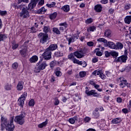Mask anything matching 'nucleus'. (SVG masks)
I'll return each instance as SVG.
<instances>
[{"mask_svg": "<svg viewBox=\"0 0 131 131\" xmlns=\"http://www.w3.org/2000/svg\"><path fill=\"white\" fill-rule=\"evenodd\" d=\"M7 127L8 131H14L15 125H14V117H11L10 121L8 122V119L2 116L1 117V130L4 131Z\"/></svg>", "mask_w": 131, "mask_h": 131, "instance_id": "f257e3e1", "label": "nucleus"}, {"mask_svg": "<svg viewBox=\"0 0 131 131\" xmlns=\"http://www.w3.org/2000/svg\"><path fill=\"white\" fill-rule=\"evenodd\" d=\"M26 115L25 113H23L18 116H16L14 118V122L17 123V124H19V125H23L25 123V117Z\"/></svg>", "mask_w": 131, "mask_h": 131, "instance_id": "f03ea898", "label": "nucleus"}, {"mask_svg": "<svg viewBox=\"0 0 131 131\" xmlns=\"http://www.w3.org/2000/svg\"><path fill=\"white\" fill-rule=\"evenodd\" d=\"M43 59H40L39 61L37 63V68H35V72H40V71L46 69V67L48 66V64L46 61H42Z\"/></svg>", "mask_w": 131, "mask_h": 131, "instance_id": "7ed1b4c3", "label": "nucleus"}, {"mask_svg": "<svg viewBox=\"0 0 131 131\" xmlns=\"http://www.w3.org/2000/svg\"><path fill=\"white\" fill-rule=\"evenodd\" d=\"M38 37L39 39L40 43L42 45H45L49 40V35L48 34H45V33H39Z\"/></svg>", "mask_w": 131, "mask_h": 131, "instance_id": "20e7f679", "label": "nucleus"}, {"mask_svg": "<svg viewBox=\"0 0 131 131\" xmlns=\"http://www.w3.org/2000/svg\"><path fill=\"white\" fill-rule=\"evenodd\" d=\"M124 55H123L121 56H119L117 58L115 59V62H117V63H126V61L127 60V51L125 50L124 51Z\"/></svg>", "mask_w": 131, "mask_h": 131, "instance_id": "39448f33", "label": "nucleus"}, {"mask_svg": "<svg viewBox=\"0 0 131 131\" xmlns=\"http://www.w3.org/2000/svg\"><path fill=\"white\" fill-rule=\"evenodd\" d=\"M26 8H27V7L24 6L23 8L21 9V12L19 13L20 17L24 18V19H26V18H29V17H30L29 11H28V9H26Z\"/></svg>", "mask_w": 131, "mask_h": 131, "instance_id": "423d86ee", "label": "nucleus"}, {"mask_svg": "<svg viewBox=\"0 0 131 131\" xmlns=\"http://www.w3.org/2000/svg\"><path fill=\"white\" fill-rule=\"evenodd\" d=\"M42 59L44 60H50L52 58V51H50L48 49H46L43 53L41 55Z\"/></svg>", "mask_w": 131, "mask_h": 131, "instance_id": "0eeeda50", "label": "nucleus"}, {"mask_svg": "<svg viewBox=\"0 0 131 131\" xmlns=\"http://www.w3.org/2000/svg\"><path fill=\"white\" fill-rule=\"evenodd\" d=\"M27 97V93L24 92L23 95H21V97L18 99V105L20 106V107H23L24 105V102L25 100H26V98Z\"/></svg>", "mask_w": 131, "mask_h": 131, "instance_id": "6e6552de", "label": "nucleus"}, {"mask_svg": "<svg viewBox=\"0 0 131 131\" xmlns=\"http://www.w3.org/2000/svg\"><path fill=\"white\" fill-rule=\"evenodd\" d=\"M85 93L88 96H93V97H99L100 96L99 93L96 92V90H92L90 91L88 87L85 88Z\"/></svg>", "mask_w": 131, "mask_h": 131, "instance_id": "1a4fd4ad", "label": "nucleus"}, {"mask_svg": "<svg viewBox=\"0 0 131 131\" xmlns=\"http://www.w3.org/2000/svg\"><path fill=\"white\" fill-rule=\"evenodd\" d=\"M69 37H67V40L69 42V45L72 42H74L75 41V39H77L78 38L76 36V34H74L72 36L69 35Z\"/></svg>", "mask_w": 131, "mask_h": 131, "instance_id": "9d476101", "label": "nucleus"}, {"mask_svg": "<svg viewBox=\"0 0 131 131\" xmlns=\"http://www.w3.org/2000/svg\"><path fill=\"white\" fill-rule=\"evenodd\" d=\"M120 79V84L119 85L120 88L123 89V88H125L126 85H128V83L127 82V80L125 79L123 77H121L119 78Z\"/></svg>", "mask_w": 131, "mask_h": 131, "instance_id": "9b49d317", "label": "nucleus"}, {"mask_svg": "<svg viewBox=\"0 0 131 131\" xmlns=\"http://www.w3.org/2000/svg\"><path fill=\"white\" fill-rule=\"evenodd\" d=\"M75 57H76L77 59H81V58H83L84 57V55L83 53H82V51H77L74 52Z\"/></svg>", "mask_w": 131, "mask_h": 131, "instance_id": "f8f14e48", "label": "nucleus"}, {"mask_svg": "<svg viewBox=\"0 0 131 131\" xmlns=\"http://www.w3.org/2000/svg\"><path fill=\"white\" fill-rule=\"evenodd\" d=\"M68 57V59L72 61L73 63H74V64H76L78 61V59H76V58H75V56H74V52L70 54Z\"/></svg>", "mask_w": 131, "mask_h": 131, "instance_id": "ddd939ff", "label": "nucleus"}, {"mask_svg": "<svg viewBox=\"0 0 131 131\" xmlns=\"http://www.w3.org/2000/svg\"><path fill=\"white\" fill-rule=\"evenodd\" d=\"M19 53L20 54L22 57H26L27 56V47H24L19 50Z\"/></svg>", "mask_w": 131, "mask_h": 131, "instance_id": "4468645a", "label": "nucleus"}, {"mask_svg": "<svg viewBox=\"0 0 131 131\" xmlns=\"http://www.w3.org/2000/svg\"><path fill=\"white\" fill-rule=\"evenodd\" d=\"M104 47H108L110 49H112L113 50L115 49V43L112 41H107L106 44L104 45Z\"/></svg>", "mask_w": 131, "mask_h": 131, "instance_id": "2eb2a0df", "label": "nucleus"}, {"mask_svg": "<svg viewBox=\"0 0 131 131\" xmlns=\"http://www.w3.org/2000/svg\"><path fill=\"white\" fill-rule=\"evenodd\" d=\"M50 52L51 51H56L58 49V45L57 44H51L47 48Z\"/></svg>", "mask_w": 131, "mask_h": 131, "instance_id": "dca6fc26", "label": "nucleus"}, {"mask_svg": "<svg viewBox=\"0 0 131 131\" xmlns=\"http://www.w3.org/2000/svg\"><path fill=\"white\" fill-rule=\"evenodd\" d=\"M123 49V44L120 42H117L115 44V50H122Z\"/></svg>", "mask_w": 131, "mask_h": 131, "instance_id": "f3484780", "label": "nucleus"}, {"mask_svg": "<svg viewBox=\"0 0 131 131\" xmlns=\"http://www.w3.org/2000/svg\"><path fill=\"white\" fill-rule=\"evenodd\" d=\"M24 83L23 81H19L18 82L17 85L16 86V89L17 91H22L23 90V88H24V86L23 85Z\"/></svg>", "mask_w": 131, "mask_h": 131, "instance_id": "a211bd4d", "label": "nucleus"}, {"mask_svg": "<svg viewBox=\"0 0 131 131\" xmlns=\"http://www.w3.org/2000/svg\"><path fill=\"white\" fill-rule=\"evenodd\" d=\"M102 9H103V7L100 4H98L94 7V10H95V11L98 13L102 12Z\"/></svg>", "mask_w": 131, "mask_h": 131, "instance_id": "6ab92c4d", "label": "nucleus"}, {"mask_svg": "<svg viewBox=\"0 0 131 131\" xmlns=\"http://www.w3.org/2000/svg\"><path fill=\"white\" fill-rule=\"evenodd\" d=\"M35 7H36L35 4L30 2L28 6L27 10H29V11H33V9Z\"/></svg>", "mask_w": 131, "mask_h": 131, "instance_id": "aec40b11", "label": "nucleus"}, {"mask_svg": "<svg viewBox=\"0 0 131 131\" xmlns=\"http://www.w3.org/2000/svg\"><path fill=\"white\" fill-rule=\"evenodd\" d=\"M62 11H64L66 13H68L70 11V6L68 5L62 6L61 8Z\"/></svg>", "mask_w": 131, "mask_h": 131, "instance_id": "412c9836", "label": "nucleus"}, {"mask_svg": "<svg viewBox=\"0 0 131 131\" xmlns=\"http://www.w3.org/2000/svg\"><path fill=\"white\" fill-rule=\"evenodd\" d=\"M38 60V57L36 55H34L30 58V62H31V63H35V62H37Z\"/></svg>", "mask_w": 131, "mask_h": 131, "instance_id": "4be33fe9", "label": "nucleus"}, {"mask_svg": "<svg viewBox=\"0 0 131 131\" xmlns=\"http://www.w3.org/2000/svg\"><path fill=\"white\" fill-rule=\"evenodd\" d=\"M48 119H47L45 122H43L42 123L39 124L38 125V127L39 128H42V127H46L47 125H48Z\"/></svg>", "mask_w": 131, "mask_h": 131, "instance_id": "5701e85b", "label": "nucleus"}, {"mask_svg": "<svg viewBox=\"0 0 131 131\" xmlns=\"http://www.w3.org/2000/svg\"><path fill=\"white\" fill-rule=\"evenodd\" d=\"M77 119H78L77 116H75L72 118L69 119V122L70 123H71V124H74V123H75V121H77Z\"/></svg>", "mask_w": 131, "mask_h": 131, "instance_id": "b1692460", "label": "nucleus"}, {"mask_svg": "<svg viewBox=\"0 0 131 131\" xmlns=\"http://www.w3.org/2000/svg\"><path fill=\"white\" fill-rule=\"evenodd\" d=\"M59 64H60L59 61H56L55 60H53L50 63V67L51 68H54L55 66H57V65H59Z\"/></svg>", "mask_w": 131, "mask_h": 131, "instance_id": "393cba45", "label": "nucleus"}, {"mask_svg": "<svg viewBox=\"0 0 131 131\" xmlns=\"http://www.w3.org/2000/svg\"><path fill=\"white\" fill-rule=\"evenodd\" d=\"M121 121V119H120V118H114L112 120V123L113 124H117V123H119Z\"/></svg>", "mask_w": 131, "mask_h": 131, "instance_id": "a878e982", "label": "nucleus"}, {"mask_svg": "<svg viewBox=\"0 0 131 131\" xmlns=\"http://www.w3.org/2000/svg\"><path fill=\"white\" fill-rule=\"evenodd\" d=\"M102 72H103L102 70H100L99 71L95 70L92 73V75L94 76H96V75H99V76H100Z\"/></svg>", "mask_w": 131, "mask_h": 131, "instance_id": "bb28decb", "label": "nucleus"}, {"mask_svg": "<svg viewBox=\"0 0 131 131\" xmlns=\"http://www.w3.org/2000/svg\"><path fill=\"white\" fill-rule=\"evenodd\" d=\"M47 12V9L45 8V7H41L40 9L37 11L38 14H45Z\"/></svg>", "mask_w": 131, "mask_h": 131, "instance_id": "cd10ccee", "label": "nucleus"}, {"mask_svg": "<svg viewBox=\"0 0 131 131\" xmlns=\"http://www.w3.org/2000/svg\"><path fill=\"white\" fill-rule=\"evenodd\" d=\"M125 23L126 24H130L131 22V15L126 16L124 18Z\"/></svg>", "mask_w": 131, "mask_h": 131, "instance_id": "c85d7f7f", "label": "nucleus"}, {"mask_svg": "<svg viewBox=\"0 0 131 131\" xmlns=\"http://www.w3.org/2000/svg\"><path fill=\"white\" fill-rule=\"evenodd\" d=\"M43 31L45 32V34H48V32H51V29L49 26H44Z\"/></svg>", "mask_w": 131, "mask_h": 131, "instance_id": "c756f323", "label": "nucleus"}, {"mask_svg": "<svg viewBox=\"0 0 131 131\" xmlns=\"http://www.w3.org/2000/svg\"><path fill=\"white\" fill-rule=\"evenodd\" d=\"M61 69L60 68H57L55 71V73L56 75V76H61L62 75V73L61 72Z\"/></svg>", "mask_w": 131, "mask_h": 131, "instance_id": "7c9ffc66", "label": "nucleus"}, {"mask_svg": "<svg viewBox=\"0 0 131 131\" xmlns=\"http://www.w3.org/2000/svg\"><path fill=\"white\" fill-rule=\"evenodd\" d=\"M76 64H78V65H81L82 67H86L88 65L85 61H80L79 60H78V61H77Z\"/></svg>", "mask_w": 131, "mask_h": 131, "instance_id": "2f4dec72", "label": "nucleus"}, {"mask_svg": "<svg viewBox=\"0 0 131 131\" xmlns=\"http://www.w3.org/2000/svg\"><path fill=\"white\" fill-rule=\"evenodd\" d=\"M63 52L62 51H57L55 52L54 53L55 56L58 57H62L63 56Z\"/></svg>", "mask_w": 131, "mask_h": 131, "instance_id": "473e14b6", "label": "nucleus"}, {"mask_svg": "<svg viewBox=\"0 0 131 131\" xmlns=\"http://www.w3.org/2000/svg\"><path fill=\"white\" fill-rule=\"evenodd\" d=\"M104 36L106 37H111V30H107L104 32Z\"/></svg>", "mask_w": 131, "mask_h": 131, "instance_id": "72a5a7b5", "label": "nucleus"}, {"mask_svg": "<svg viewBox=\"0 0 131 131\" xmlns=\"http://www.w3.org/2000/svg\"><path fill=\"white\" fill-rule=\"evenodd\" d=\"M94 53H96V56H98V57H101V56H102V52L100 51V48H96L94 50Z\"/></svg>", "mask_w": 131, "mask_h": 131, "instance_id": "f704fd0d", "label": "nucleus"}, {"mask_svg": "<svg viewBox=\"0 0 131 131\" xmlns=\"http://www.w3.org/2000/svg\"><path fill=\"white\" fill-rule=\"evenodd\" d=\"M57 15H58L57 12H54L53 13L49 15V18L50 19H51V20L56 19V17H57Z\"/></svg>", "mask_w": 131, "mask_h": 131, "instance_id": "c9c22d12", "label": "nucleus"}, {"mask_svg": "<svg viewBox=\"0 0 131 131\" xmlns=\"http://www.w3.org/2000/svg\"><path fill=\"white\" fill-rule=\"evenodd\" d=\"M5 90L6 91H11L12 90V84L10 83H7L5 86Z\"/></svg>", "mask_w": 131, "mask_h": 131, "instance_id": "e433bc0d", "label": "nucleus"}, {"mask_svg": "<svg viewBox=\"0 0 131 131\" xmlns=\"http://www.w3.org/2000/svg\"><path fill=\"white\" fill-rule=\"evenodd\" d=\"M97 40L99 42H103V43H106V45L107 44V42L108 41L104 38H99Z\"/></svg>", "mask_w": 131, "mask_h": 131, "instance_id": "4c0bfd02", "label": "nucleus"}, {"mask_svg": "<svg viewBox=\"0 0 131 131\" xmlns=\"http://www.w3.org/2000/svg\"><path fill=\"white\" fill-rule=\"evenodd\" d=\"M96 26H93L91 27H90L89 28H88L87 29V32H90V31H92V32H94V31H95V30H96Z\"/></svg>", "mask_w": 131, "mask_h": 131, "instance_id": "58836bf2", "label": "nucleus"}, {"mask_svg": "<svg viewBox=\"0 0 131 131\" xmlns=\"http://www.w3.org/2000/svg\"><path fill=\"white\" fill-rule=\"evenodd\" d=\"M111 56H112V57L115 58V59H117V57H118V52H116V51H112Z\"/></svg>", "mask_w": 131, "mask_h": 131, "instance_id": "ea45409f", "label": "nucleus"}, {"mask_svg": "<svg viewBox=\"0 0 131 131\" xmlns=\"http://www.w3.org/2000/svg\"><path fill=\"white\" fill-rule=\"evenodd\" d=\"M7 38V36L5 34L0 33V41H4Z\"/></svg>", "mask_w": 131, "mask_h": 131, "instance_id": "a19ab883", "label": "nucleus"}, {"mask_svg": "<svg viewBox=\"0 0 131 131\" xmlns=\"http://www.w3.org/2000/svg\"><path fill=\"white\" fill-rule=\"evenodd\" d=\"M52 31L54 32V33H56V34H60V30L57 28H53Z\"/></svg>", "mask_w": 131, "mask_h": 131, "instance_id": "79ce46f5", "label": "nucleus"}, {"mask_svg": "<svg viewBox=\"0 0 131 131\" xmlns=\"http://www.w3.org/2000/svg\"><path fill=\"white\" fill-rule=\"evenodd\" d=\"M46 6L48 8H54V7L56 6V3L52 2L50 4H46Z\"/></svg>", "mask_w": 131, "mask_h": 131, "instance_id": "37998d69", "label": "nucleus"}, {"mask_svg": "<svg viewBox=\"0 0 131 131\" xmlns=\"http://www.w3.org/2000/svg\"><path fill=\"white\" fill-rule=\"evenodd\" d=\"M93 116L95 117V118H99V117H100V114L99 112H93Z\"/></svg>", "mask_w": 131, "mask_h": 131, "instance_id": "c03bdc74", "label": "nucleus"}, {"mask_svg": "<svg viewBox=\"0 0 131 131\" xmlns=\"http://www.w3.org/2000/svg\"><path fill=\"white\" fill-rule=\"evenodd\" d=\"M93 21L94 19H93V18H89L85 21V23H86V24H90V23H93Z\"/></svg>", "mask_w": 131, "mask_h": 131, "instance_id": "a18cd8bd", "label": "nucleus"}, {"mask_svg": "<svg viewBox=\"0 0 131 131\" xmlns=\"http://www.w3.org/2000/svg\"><path fill=\"white\" fill-rule=\"evenodd\" d=\"M86 75V73L85 71L80 72H79V76L80 77H84Z\"/></svg>", "mask_w": 131, "mask_h": 131, "instance_id": "49530a36", "label": "nucleus"}, {"mask_svg": "<svg viewBox=\"0 0 131 131\" xmlns=\"http://www.w3.org/2000/svg\"><path fill=\"white\" fill-rule=\"evenodd\" d=\"M91 121V118L90 117H85L84 119V122L85 123H89Z\"/></svg>", "mask_w": 131, "mask_h": 131, "instance_id": "de8ad7c7", "label": "nucleus"}, {"mask_svg": "<svg viewBox=\"0 0 131 131\" xmlns=\"http://www.w3.org/2000/svg\"><path fill=\"white\" fill-rule=\"evenodd\" d=\"M104 55L106 58H108V57H110L111 56V52H109V51H106L104 52Z\"/></svg>", "mask_w": 131, "mask_h": 131, "instance_id": "09e8293b", "label": "nucleus"}, {"mask_svg": "<svg viewBox=\"0 0 131 131\" xmlns=\"http://www.w3.org/2000/svg\"><path fill=\"white\" fill-rule=\"evenodd\" d=\"M18 47H19V45H18V43H13L12 49L13 50H16V49H17V48H18Z\"/></svg>", "mask_w": 131, "mask_h": 131, "instance_id": "8fccbe9b", "label": "nucleus"}, {"mask_svg": "<svg viewBox=\"0 0 131 131\" xmlns=\"http://www.w3.org/2000/svg\"><path fill=\"white\" fill-rule=\"evenodd\" d=\"M94 88L98 91V92H102V89H99L100 88V85L97 84H95L94 85Z\"/></svg>", "mask_w": 131, "mask_h": 131, "instance_id": "3c124183", "label": "nucleus"}, {"mask_svg": "<svg viewBox=\"0 0 131 131\" xmlns=\"http://www.w3.org/2000/svg\"><path fill=\"white\" fill-rule=\"evenodd\" d=\"M7 11H2L0 10V15L1 16H6L7 15Z\"/></svg>", "mask_w": 131, "mask_h": 131, "instance_id": "603ef678", "label": "nucleus"}, {"mask_svg": "<svg viewBox=\"0 0 131 131\" xmlns=\"http://www.w3.org/2000/svg\"><path fill=\"white\" fill-rule=\"evenodd\" d=\"M34 100L31 99L29 102V106H34Z\"/></svg>", "mask_w": 131, "mask_h": 131, "instance_id": "864d4df0", "label": "nucleus"}, {"mask_svg": "<svg viewBox=\"0 0 131 131\" xmlns=\"http://www.w3.org/2000/svg\"><path fill=\"white\" fill-rule=\"evenodd\" d=\"M18 63L17 62H14V63L12 64V68L14 69H17L18 68Z\"/></svg>", "mask_w": 131, "mask_h": 131, "instance_id": "5fc2aeb1", "label": "nucleus"}, {"mask_svg": "<svg viewBox=\"0 0 131 131\" xmlns=\"http://www.w3.org/2000/svg\"><path fill=\"white\" fill-rule=\"evenodd\" d=\"M21 3L28 4V3H29V0H18V4H21Z\"/></svg>", "mask_w": 131, "mask_h": 131, "instance_id": "6e6d98bb", "label": "nucleus"}, {"mask_svg": "<svg viewBox=\"0 0 131 131\" xmlns=\"http://www.w3.org/2000/svg\"><path fill=\"white\" fill-rule=\"evenodd\" d=\"M59 26H63L62 27H64V28H67V23H63L59 24Z\"/></svg>", "mask_w": 131, "mask_h": 131, "instance_id": "4d7b16f0", "label": "nucleus"}, {"mask_svg": "<svg viewBox=\"0 0 131 131\" xmlns=\"http://www.w3.org/2000/svg\"><path fill=\"white\" fill-rule=\"evenodd\" d=\"M99 77H100V78H101V79H103V80L106 79V75L103 74V72L101 73Z\"/></svg>", "mask_w": 131, "mask_h": 131, "instance_id": "13d9d810", "label": "nucleus"}, {"mask_svg": "<svg viewBox=\"0 0 131 131\" xmlns=\"http://www.w3.org/2000/svg\"><path fill=\"white\" fill-rule=\"evenodd\" d=\"M24 7H25V5H24V4H21L19 6H16V9H23V8H24Z\"/></svg>", "mask_w": 131, "mask_h": 131, "instance_id": "bf43d9fd", "label": "nucleus"}, {"mask_svg": "<svg viewBox=\"0 0 131 131\" xmlns=\"http://www.w3.org/2000/svg\"><path fill=\"white\" fill-rule=\"evenodd\" d=\"M86 45H87V46H88V47H93L94 42L89 41V42H87Z\"/></svg>", "mask_w": 131, "mask_h": 131, "instance_id": "052dcab7", "label": "nucleus"}, {"mask_svg": "<svg viewBox=\"0 0 131 131\" xmlns=\"http://www.w3.org/2000/svg\"><path fill=\"white\" fill-rule=\"evenodd\" d=\"M38 2H39V0H31V3H32V4H34L36 6L37 5V3H38Z\"/></svg>", "mask_w": 131, "mask_h": 131, "instance_id": "680f3d73", "label": "nucleus"}, {"mask_svg": "<svg viewBox=\"0 0 131 131\" xmlns=\"http://www.w3.org/2000/svg\"><path fill=\"white\" fill-rule=\"evenodd\" d=\"M44 4H45V0H40L38 3V5L43 6Z\"/></svg>", "mask_w": 131, "mask_h": 131, "instance_id": "e2e57ef3", "label": "nucleus"}, {"mask_svg": "<svg viewBox=\"0 0 131 131\" xmlns=\"http://www.w3.org/2000/svg\"><path fill=\"white\" fill-rule=\"evenodd\" d=\"M124 9L125 10H129V9H130V4H127L125 5Z\"/></svg>", "mask_w": 131, "mask_h": 131, "instance_id": "0e129e2a", "label": "nucleus"}, {"mask_svg": "<svg viewBox=\"0 0 131 131\" xmlns=\"http://www.w3.org/2000/svg\"><path fill=\"white\" fill-rule=\"evenodd\" d=\"M60 103V101L58 100V99H55V102H54V105L55 106H57V105H59Z\"/></svg>", "mask_w": 131, "mask_h": 131, "instance_id": "69168bd1", "label": "nucleus"}, {"mask_svg": "<svg viewBox=\"0 0 131 131\" xmlns=\"http://www.w3.org/2000/svg\"><path fill=\"white\" fill-rule=\"evenodd\" d=\"M100 3L103 5H106V4H108V0H101Z\"/></svg>", "mask_w": 131, "mask_h": 131, "instance_id": "338daca9", "label": "nucleus"}, {"mask_svg": "<svg viewBox=\"0 0 131 131\" xmlns=\"http://www.w3.org/2000/svg\"><path fill=\"white\" fill-rule=\"evenodd\" d=\"M98 58L97 57H94V58L92 59V62L93 63H97L98 62Z\"/></svg>", "mask_w": 131, "mask_h": 131, "instance_id": "774afa93", "label": "nucleus"}]
</instances>
